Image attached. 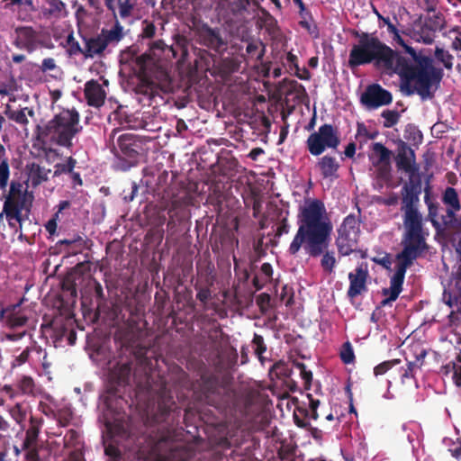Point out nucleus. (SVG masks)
<instances>
[{
    "instance_id": "obj_44",
    "label": "nucleus",
    "mask_w": 461,
    "mask_h": 461,
    "mask_svg": "<svg viewBox=\"0 0 461 461\" xmlns=\"http://www.w3.org/2000/svg\"><path fill=\"white\" fill-rule=\"evenodd\" d=\"M404 138L412 141L414 144H419L422 141V134L420 131L417 129L416 126L412 124H408L404 131Z\"/></svg>"
},
{
    "instance_id": "obj_62",
    "label": "nucleus",
    "mask_w": 461,
    "mask_h": 461,
    "mask_svg": "<svg viewBox=\"0 0 461 461\" xmlns=\"http://www.w3.org/2000/svg\"><path fill=\"white\" fill-rule=\"evenodd\" d=\"M453 306H456V311L451 312L448 319L451 326H457L459 321V316H461V301L460 303H453Z\"/></svg>"
},
{
    "instance_id": "obj_64",
    "label": "nucleus",
    "mask_w": 461,
    "mask_h": 461,
    "mask_svg": "<svg viewBox=\"0 0 461 461\" xmlns=\"http://www.w3.org/2000/svg\"><path fill=\"white\" fill-rule=\"evenodd\" d=\"M281 460L290 461L294 455V449L288 446H282L277 452Z\"/></svg>"
},
{
    "instance_id": "obj_46",
    "label": "nucleus",
    "mask_w": 461,
    "mask_h": 461,
    "mask_svg": "<svg viewBox=\"0 0 461 461\" xmlns=\"http://www.w3.org/2000/svg\"><path fill=\"white\" fill-rule=\"evenodd\" d=\"M252 344L254 347L255 355L260 361H262L263 354L267 351V345L265 344L264 338L261 335L255 333L252 339Z\"/></svg>"
},
{
    "instance_id": "obj_11",
    "label": "nucleus",
    "mask_w": 461,
    "mask_h": 461,
    "mask_svg": "<svg viewBox=\"0 0 461 461\" xmlns=\"http://www.w3.org/2000/svg\"><path fill=\"white\" fill-rule=\"evenodd\" d=\"M427 15L414 23L411 37L412 40L424 44H431L437 33L446 27L445 16L436 10L435 6L427 8Z\"/></svg>"
},
{
    "instance_id": "obj_1",
    "label": "nucleus",
    "mask_w": 461,
    "mask_h": 461,
    "mask_svg": "<svg viewBox=\"0 0 461 461\" xmlns=\"http://www.w3.org/2000/svg\"><path fill=\"white\" fill-rule=\"evenodd\" d=\"M123 325L114 334L118 345L115 364L107 373L104 402L108 409L113 402L124 411L129 409L126 425L106 421L107 429L119 437L118 446L105 447L110 458L144 461V286L138 285L126 296L122 310Z\"/></svg>"
},
{
    "instance_id": "obj_43",
    "label": "nucleus",
    "mask_w": 461,
    "mask_h": 461,
    "mask_svg": "<svg viewBox=\"0 0 461 461\" xmlns=\"http://www.w3.org/2000/svg\"><path fill=\"white\" fill-rule=\"evenodd\" d=\"M339 356L344 364H352L354 362L355 354L349 341H346L342 344Z\"/></svg>"
},
{
    "instance_id": "obj_15",
    "label": "nucleus",
    "mask_w": 461,
    "mask_h": 461,
    "mask_svg": "<svg viewBox=\"0 0 461 461\" xmlns=\"http://www.w3.org/2000/svg\"><path fill=\"white\" fill-rule=\"evenodd\" d=\"M393 95L390 91L383 88L379 84H372L366 86L361 95L360 102L369 109L390 104Z\"/></svg>"
},
{
    "instance_id": "obj_56",
    "label": "nucleus",
    "mask_w": 461,
    "mask_h": 461,
    "mask_svg": "<svg viewBox=\"0 0 461 461\" xmlns=\"http://www.w3.org/2000/svg\"><path fill=\"white\" fill-rule=\"evenodd\" d=\"M140 117L136 116L135 114L127 116V123L131 129H144V117L143 113H140Z\"/></svg>"
},
{
    "instance_id": "obj_38",
    "label": "nucleus",
    "mask_w": 461,
    "mask_h": 461,
    "mask_svg": "<svg viewBox=\"0 0 461 461\" xmlns=\"http://www.w3.org/2000/svg\"><path fill=\"white\" fill-rule=\"evenodd\" d=\"M373 151L378 157L379 164L388 165L390 163L392 152L384 145L380 142L374 143Z\"/></svg>"
},
{
    "instance_id": "obj_57",
    "label": "nucleus",
    "mask_w": 461,
    "mask_h": 461,
    "mask_svg": "<svg viewBox=\"0 0 461 461\" xmlns=\"http://www.w3.org/2000/svg\"><path fill=\"white\" fill-rule=\"evenodd\" d=\"M22 195V185L20 183L12 182L10 185L9 194L6 198H12V200H24L21 197Z\"/></svg>"
},
{
    "instance_id": "obj_3",
    "label": "nucleus",
    "mask_w": 461,
    "mask_h": 461,
    "mask_svg": "<svg viewBox=\"0 0 461 461\" xmlns=\"http://www.w3.org/2000/svg\"><path fill=\"white\" fill-rule=\"evenodd\" d=\"M393 40L403 48L410 57H404L395 50L392 59L393 73L399 76L402 88L407 95L418 94L422 100L434 97L444 77L441 68L434 65V59L424 54V50H416L401 37L399 31Z\"/></svg>"
},
{
    "instance_id": "obj_10",
    "label": "nucleus",
    "mask_w": 461,
    "mask_h": 461,
    "mask_svg": "<svg viewBox=\"0 0 461 461\" xmlns=\"http://www.w3.org/2000/svg\"><path fill=\"white\" fill-rule=\"evenodd\" d=\"M119 132L115 128L109 135V141L113 142V149L117 158L116 167L123 171L135 167L141 160L144 154V136L135 132L121 134L114 144V137Z\"/></svg>"
},
{
    "instance_id": "obj_27",
    "label": "nucleus",
    "mask_w": 461,
    "mask_h": 461,
    "mask_svg": "<svg viewBox=\"0 0 461 461\" xmlns=\"http://www.w3.org/2000/svg\"><path fill=\"white\" fill-rule=\"evenodd\" d=\"M136 1L137 0H105V5L109 10L114 12L115 4L117 3L120 16L125 19L133 15Z\"/></svg>"
},
{
    "instance_id": "obj_55",
    "label": "nucleus",
    "mask_w": 461,
    "mask_h": 461,
    "mask_svg": "<svg viewBox=\"0 0 461 461\" xmlns=\"http://www.w3.org/2000/svg\"><path fill=\"white\" fill-rule=\"evenodd\" d=\"M270 301L271 297L267 293H262L257 297L256 302L262 313H266L268 311Z\"/></svg>"
},
{
    "instance_id": "obj_24",
    "label": "nucleus",
    "mask_w": 461,
    "mask_h": 461,
    "mask_svg": "<svg viewBox=\"0 0 461 461\" xmlns=\"http://www.w3.org/2000/svg\"><path fill=\"white\" fill-rule=\"evenodd\" d=\"M316 167L319 168L323 178H337L338 171L340 167L339 161L335 157L325 155L321 157Z\"/></svg>"
},
{
    "instance_id": "obj_40",
    "label": "nucleus",
    "mask_w": 461,
    "mask_h": 461,
    "mask_svg": "<svg viewBox=\"0 0 461 461\" xmlns=\"http://www.w3.org/2000/svg\"><path fill=\"white\" fill-rule=\"evenodd\" d=\"M25 111H28V114L30 116H32L34 114L33 111L31 109L23 108L21 110L12 111L8 117L9 119L14 121L15 122L22 124V125H27L29 123V120L26 116Z\"/></svg>"
},
{
    "instance_id": "obj_7",
    "label": "nucleus",
    "mask_w": 461,
    "mask_h": 461,
    "mask_svg": "<svg viewBox=\"0 0 461 461\" xmlns=\"http://www.w3.org/2000/svg\"><path fill=\"white\" fill-rule=\"evenodd\" d=\"M76 109H64L43 126L37 127V138L43 145L71 149L73 139L82 131Z\"/></svg>"
},
{
    "instance_id": "obj_4",
    "label": "nucleus",
    "mask_w": 461,
    "mask_h": 461,
    "mask_svg": "<svg viewBox=\"0 0 461 461\" xmlns=\"http://www.w3.org/2000/svg\"><path fill=\"white\" fill-rule=\"evenodd\" d=\"M200 399L221 412H240L252 419L262 410L264 396L257 390L240 395L227 382L218 376L202 375L199 384Z\"/></svg>"
},
{
    "instance_id": "obj_30",
    "label": "nucleus",
    "mask_w": 461,
    "mask_h": 461,
    "mask_svg": "<svg viewBox=\"0 0 461 461\" xmlns=\"http://www.w3.org/2000/svg\"><path fill=\"white\" fill-rule=\"evenodd\" d=\"M246 52L250 59L261 63L266 53V45L260 40H251L246 47Z\"/></svg>"
},
{
    "instance_id": "obj_13",
    "label": "nucleus",
    "mask_w": 461,
    "mask_h": 461,
    "mask_svg": "<svg viewBox=\"0 0 461 461\" xmlns=\"http://www.w3.org/2000/svg\"><path fill=\"white\" fill-rule=\"evenodd\" d=\"M360 221L350 213L344 218L338 229L335 243L340 256H349L356 250L360 234Z\"/></svg>"
},
{
    "instance_id": "obj_36",
    "label": "nucleus",
    "mask_w": 461,
    "mask_h": 461,
    "mask_svg": "<svg viewBox=\"0 0 461 461\" xmlns=\"http://www.w3.org/2000/svg\"><path fill=\"white\" fill-rule=\"evenodd\" d=\"M77 164V161L76 158H74L73 157H68L67 158V160L65 162H61V163H57L55 166H54V173H53V176L56 177V176H59L63 174H70V172L73 171V169H75L76 166Z\"/></svg>"
},
{
    "instance_id": "obj_34",
    "label": "nucleus",
    "mask_w": 461,
    "mask_h": 461,
    "mask_svg": "<svg viewBox=\"0 0 461 461\" xmlns=\"http://www.w3.org/2000/svg\"><path fill=\"white\" fill-rule=\"evenodd\" d=\"M434 57L437 61L441 63L444 68L447 70L453 68L454 56L443 48L436 47L434 51Z\"/></svg>"
},
{
    "instance_id": "obj_63",
    "label": "nucleus",
    "mask_w": 461,
    "mask_h": 461,
    "mask_svg": "<svg viewBox=\"0 0 461 461\" xmlns=\"http://www.w3.org/2000/svg\"><path fill=\"white\" fill-rule=\"evenodd\" d=\"M72 419V413L69 411H59L57 416L58 422L60 426L66 427Z\"/></svg>"
},
{
    "instance_id": "obj_48",
    "label": "nucleus",
    "mask_w": 461,
    "mask_h": 461,
    "mask_svg": "<svg viewBox=\"0 0 461 461\" xmlns=\"http://www.w3.org/2000/svg\"><path fill=\"white\" fill-rule=\"evenodd\" d=\"M28 321V318L19 312L17 314H12V316H7L6 325L11 328H19L24 326Z\"/></svg>"
},
{
    "instance_id": "obj_28",
    "label": "nucleus",
    "mask_w": 461,
    "mask_h": 461,
    "mask_svg": "<svg viewBox=\"0 0 461 461\" xmlns=\"http://www.w3.org/2000/svg\"><path fill=\"white\" fill-rule=\"evenodd\" d=\"M197 279L194 284H200L201 286L212 287L215 281V276L212 274L213 268L208 264L204 267H201L196 264Z\"/></svg>"
},
{
    "instance_id": "obj_17",
    "label": "nucleus",
    "mask_w": 461,
    "mask_h": 461,
    "mask_svg": "<svg viewBox=\"0 0 461 461\" xmlns=\"http://www.w3.org/2000/svg\"><path fill=\"white\" fill-rule=\"evenodd\" d=\"M308 403L303 402L295 407L294 411V421L295 425L302 429H307L310 426L308 419L316 420L319 418L317 409L320 405V401L314 399L312 394H307Z\"/></svg>"
},
{
    "instance_id": "obj_60",
    "label": "nucleus",
    "mask_w": 461,
    "mask_h": 461,
    "mask_svg": "<svg viewBox=\"0 0 461 461\" xmlns=\"http://www.w3.org/2000/svg\"><path fill=\"white\" fill-rule=\"evenodd\" d=\"M47 2L50 5L49 13L50 14L60 13L66 7V5L62 0H47Z\"/></svg>"
},
{
    "instance_id": "obj_47",
    "label": "nucleus",
    "mask_w": 461,
    "mask_h": 461,
    "mask_svg": "<svg viewBox=\"0 0 461 461\" xmlns=\"http://www.w3.org/2000/svg\"><path fill=\"white\" fill-rule=\"evenodd\" d=\"M400 359H392L380 363L374 368V375L375 376L384 375L387 371L393 368L394 366L400 364Z\"/></svg>"
},
{
    "instance_id": "obj_5",
    "label": "nucleus",
    "mask_w": 461,
    "mask_h": 461,
    "mask_svg": "<svg viewBox=\"0 0 461 461\" xmlns=\"http://www.w3.org/2000/svg\"><path fill=\"white\" fill-rule=\"evenodd\" d=\"M422 182L419 175H410L409 181L401 189V208L403 226L402 238L427 242L429 230L424 227V218L420 211V195Z\"/></svg>"
},
{
    "instance_id": "obj_61",
    "label": "nucleus",
    "mask_w": 461,
    "mask_h": 461,
    "mask_svg": "<svg viewBox=\"0 0 461 461\" xmlns=\"http://www.w3.org/2000/svg\"><path fill=\"white\" fill-rule=\"evenodd\" d=\"M290 231V225L288 223L287 216L283 217L276 228V237H281L284 234H287Z\"/></svg>"
},
{
    "instance_id": "obj_50",
    "label": "nucleus",
    "mask_w": 461,
    "mask_h": 461,
    "mask_svg": "<svg viewBox=\"0 0 461 461\" xmlns=\"http://www.w3.org/2000/svg\"><path fill=\"white\" fill-rule=\"evenodd\" d=\"M10 415L18 424H22L26 418V411L21 403H16L11 408Z\"/></svg>"
},
{
    "instance_id": "obj_18",
    "label": "nucleus",
    "mask_w": 461,
    "mask_h": 461,
    "mask_svg": "<svg viewBox=\"0 0 461 461\" xmlns=\"http://www.w3.org/2000/svg\"><path fill=\"white\" fill-rule=\"evenodd\" d=\"M107 86V79H104L103 84L95 79L86 81L84 86V95L86 104L95 108H100L103 106L107 95L104 86Z\"/></svg>"
},
{
    "instance_id": "obj_2",
    "label": "nucleus",
    "mask_w": 461,
    "mask_h": 461,
    "mask_svg": "<svg viewBox=\"0 0 461 461\" xmlns=\"http://www.w3.org/2000/svg\"><path fill=\"white\" fill-rule=\"evenodd\" d=\"M333 225L326 213L324 203L318 199L308 200L298 213V230L288 252L296 256L301 249L312 258L322 255L321 267L323 271L331 274L336 266L333 251H328Z\"/></svg>"
},
{
    "instance_id": "obj_41",
    "label": "nucleus",
    "mask_w": 461,
    "mask_h": 461,
    "mask_svg": "<svg viewBox=\"0 0 461 461\" xmlns=\"http://www.w3.org/2000/svg\"><path fill=\"white\" fill-rule=\"evenodd\" d=\"M65 448H77L80 446L79 434L75 429H68L63 438Z\"/></svg>"
},
{
    "instance_id": "obj_14",
    "label": "nucleus",
    "mask_w": 461,
    "mask_h": 461,
    "mask_svg": "<svg viewBox=\"0 0 461 461\" xmlns=\"http://www.w3.org/2000/svg\"><path fill=\"white\" fill-rule=\"evenodd\" d=\"M340 144L337 127L325 123L317 131L311 133L306 140V147L312 156L321 155L326 149H337Z\"/></svg>"
},
{
    "instance_id": "obj_59",
    "label": "nucleus",
    "mask_w": 461,
    "mask_h": 461,
    "mask_svg": "<svg viewBox=\"0 0 461 461\" xmlns=\"http://www.w3.org/2000/svg\"><path fill=\"white\" fill-rule=\"evenodd\" d=\"M300 17L302 20L299 22V24L301 27L306 29L308 32H311V23L312 15L310 12L304 8V11H302V9L299 11Z\"/></svg>"
},
{
    "instance_id": "obj_26",
    "label": "nucleus",
    "mask_w": 461,
    "mask_h": 461,
    "mask_svg": "<svg viewBox=\"0 0 461 461\" xmlns=\"http://www.w3.org/2000/svg\"><path fill=\"white\" fill-rule=\"evenodd\" d=\"M41 425V420L32 416L30 419V427L26 430L25 438L22 444V449H29L32 447H35L37 444L40 428Z\"/></svg>"
},
{
    "instance_id": "obj_20",
    "label": "nucleus",
    "mask_w": 461,
    "mask_h": 461,
    "mask_svg": "<svg viewBox=\"0 0 461 461\" xmlns=\"http://www.w3.org/2000/svg\"><path fill=\"white\" fill-rule=\"evenodd\" d=\"M416 157L414 150L402 140H400L395 157L396 167L410 175L418 172V167L415 163Z\"/></svg>"
},
{
    "instance_id": "obj_45",
    "label": "nucleus",
    "mask_w": 461,
    "mask_h": 461,
    "mask_svg": "<svg viewBox=\"0 0 461 461\" xmlns=\"http://www.w3.org/2000/svg\"><path fill=\"white\" fill-rule=\"evenodd\" d=\"M381 115L384 119L383 124L384 128H391L394 126L398 123L401 117L400 113L394 110H384Z\"/></svg>"
},
{
    "instance_id": "obj_37",
    "label": "nucleus",
    "mask_w": 461,
    "mask_h": 461,
    "mask_svg": "<svg viewBox=\"0 0 461 461\" xmlns=\"http://www.w3.org/2000/svg\"><path fill=\"white\" fill-rule=\"evenodd\" d=\"M18 388L23 394L35 395L36 384L32 376H22V378L18 381Z\"/></svg>"
},
{
    "instance_id": "obj_16",
    "label": "nucleus",
    "mask_w": 461,
    "mask_h": 461,
    "mask_svg": "<svg viewBox=\"0 0 461 461\" xmlns=\"http://www.w3.org/2000/svg\"><path fill=\"white\" fill-rule=\"evenodd\" d=\"M368 277L369 272L366 263H361L353 272L348 274L349 287L347 292V296L350 300L367 292Z\"/></svg>"
},
{
    "instance_id": "obj_35",
    "label": "nucleus",
    "mask_w": 461,
    "mask_h": 461,
    "mask_svg": "<svg viewBox=\"0 0 461 461\" xmlns=\"http://www.w3.org/2000/svg\"><path fill=\"white\" fill-rule=\"evenodd\" d=\"M240 64L241 60L238 58H225L221 60L220 68L224 75H230L240 70Z\"/></svg>"
},
{
    "instance_id": "obj_29",
    "label": "nucleus",
    "mask_w": 461,
    "mask_h": 461,
    "mask_svg": "<svg viewBox=\"0 0 461 461\" xmlns=\"http://www.w3.org/2000/svg\"><path fill=\"white\" fill-rule=\"evenodd\" d=\"M425 196L424 202L428 207V214L427 219L431 222L433 228L439 227V221H438L439 203L437 202H432L429 199V186L425 188Z\"/></svg>"
},
{
    "instance_id": "obj_49",
    "label": "nucleus",
    "mask_w": 461,
    "mask_h": 461,
    "mask_svg": "<svg viewBox=\"0 0 461 461\" xmlns=\"http://www.w3.org/2000/svg\"><path fill=\"white\" fill-rule=\"evenodd\" d=\"M67 44L68 47V51L69 55H84V48H81L79 42L75 39L72 32L67 37Z\"/></svg>"
},
{
    "instance_id": "obj_53",
    "label": "nucleus",
    "mask_w": 461,
    "mask_h": 461,
    "mask_svg": "<svg viewBox=\"0 0 461 461\" xmlns=\"http://www.w3.org/2000/svg\"><path fill=\"white\" fill-rule=\"evenodd\" d=\"M166 47V44L162 41H153L149 50V53L146 52V62L149 59H152L153 57L158 56L157 51L162 52Z\"/></svg>"
},
{
    "instance_id": "obj_32",
    "label": "nucleus",
    "mask_w": 461,
    "mask_h": 461,
    "mask_svg": "<svg viewBox=\"0 0 461 461\" xmlns=\"http://www.w3.org/2000/svg\"><path fill=\"white\" fill-rule=\"evenodd\" d=\"M441 201L446 206H450L452 208L457 207V209H461L458 193L454 187L447 186L444 190L441 195Z\"/></svg>"
},
{
    "instance_id": "obj_19",
    "label": "nucleus",
    "mask_w": 461,
    "mask_h": 461,
    "mask_svg": "<svg viewBox=\"0 0 461 461\" xmlns=\"http://www.w3.org/2000/svg\"><path fill=\"white\" fill-rule=\"evenodd\" d=\"M198 36L203 46L216 52L221 53L227 49V41L222 37L219 28H212L206 23L203 24Z\"/></svg>"
},
{
    "instance_id": "obj_51",
    "label": "nucleus",
    "mask_w": 461,
    "mask_h": 461,
    "mask_svg": "<svg viewBox=\"0 0 461 461\" xmlns=\"http://www.w3.org/2000/svg\"><path fill=\"white\" fill-rule=\"evenodd\" d=\"M9 164L7 159H3L0 163V189H5L9 179Z\"/></svg>"
},
{
    "instance_id": "obj_12",
    "label": "nucleus",
    "mask_w": 461,
    "mask_h": 461,
    "mask_svg": "<svg viewBox=\"0 0 461 461\" xmlns=\"http://www.w3.org/2000/svg\"><path fill=\"white\" fill-rule=\"evenodd\" d=\"M122 38V26L118 22L109 30L102 29L101 32L95 37H83L84 56L86 58L101 56L108 46L117 44Z\"/></svg>"
},
{
    "instance_id": "obj_33",
    "label": "nucleus",
    "mask_w": 461,
    "mask_h": 461,
    "mask_svg": "<svg viewBox=\"0 0 461 461\" xmlns=\"http://www.w3.org/2000/svg\"><path fill=\"white\" fill-rule=\"evenodd\" d=\"M51 172L50 168H46L38 164H32L31 170V177L33 185H41L49 178V174Z\"/></svg>"
},
{
    "instance_id": "obj_21",
    "label": "nucleus",
    "mask_w": 461,
    "mask_h": 461,
    "mask_svg": "<svg viewBox=\"0 0 461 461\" xmlns=\"http://www.w3.org/2000/svg\"><path fill=\"white\" fill-rule=\"evenodd\" d=\"M15 45L28 52L34 51L41 44V32L31 26L18 27Z\"/></svg>"
},
{
    "instance_id": "obj_22",
    "label": "nucleus",
    "mask_w": 461,
    "mask_h": 461,
    "mask_svg": "<svg viewBox=\"0 0 461 461\" xmlns=\"http://www.w3.org/2000/svg\"><path fill=\"white\" fill-rule=\"evenodd\" d=\"M159 75L160 79L157 84L152 81L146 73V96L149 95L150 100L155 99L157 96H159L161 99H163L160 94H167L171 90V79L168 73L165 70H161Z\"/></svg>"
},
{
    "instance_id": "obj_54",
    "label": "nucleus",
    "mask_w": 461,
    "mask_h": 461,
    "mask_svg": "<svg viewBox=\"0 0 461 461\" xmlns=\"http://www.w3.org/2000/svg\"><path fill=\"white\" fill-rule=\"evenodd\" d=\"M371 260L388 270L391 269V266L393 264L391 255L386 252L382 253V256H376L372 258Z\"/></svg>"
},
{
    "instance_id": "obj_9",
    "label": "nucleus",
    "mask_w": 461,
    "mask_h": 461,
    "mask_svg": "<svg viewBox=\"0 0 461 461\" xmlns=\"http://www.w3.org/2000/svg\"><path fill=\"white\" fill-rule=\"evenodd\" d=\"M121 61L122 85L140 104L144 95V52L139 46L131 45L122 52Z\"/></svg>"
},
{
    "instance_id": "obj_25",
    "label": "nucleus",
    "mask_w": 461,
    "mask_h": 461,
    "mask_svg": "<svg viewBox=\"0 0 461 461\" xmlns=\"http://www.w3.org/2000/svg\"><path fill=\"white\" fill-rule=\"evenodd\" d=\"M24 207V200H12V198H5L3 206V212L0 213V220L3 215H5L6 220H15L16 221H23L22 212Z\"/></svg>"
},
{
    "instance_id": "obj_52",
    "label": "nucleus",
    "mask_w": 461,
    "mask_h": 461,
    "mask_svg": "<svg viewBox=\"0 0 461 461\" xmlns=\"http://www.w3.org/2000/svg\"><path fill=\"white\" fill-rule=\"evenodd\" d=\"M271 372H275L276 375L279 378L281 377H289L291 370L289 369L288 366L283 362L279 361L273 365L271 368Z\"/></svg>"
},
{
    "instance_id": "obj_6",
    "label": "nucleus",
    "mask_w": 461,
    "mask_h": 461,
    "mask_svg": "<svg viewBox=\"0 0 461 461\" xmlns=\"http://www.w3.org/2000/svg\"><path fill=\"white\" fill-rule=\"evenodd\" d=\"M351 34L358 41L352 45L349 51L348 66L350 69L374 63L377 67L393 72L392 59L395 56L394 50L380 41L374 33L353 30Z\"/></svg>"
},
{
    "instance_id": "obj_58",
    "label": "nucleus",
    "mask_w": 461,
    "mask_h": 461,
    "mask_svg": "<svg viewBox=\"0 0 461 461\" xmlns=\"http://www.w3.org/2000/svg\"><path fill=\"white\" fill-rule=\"evenodd\" d=\"M30 355H31V348H26L25 349L23 350V352L19 356L15 357V358L12 362V367L14 368L16 366H20L25 364L29 360Z\"/></svg>"
},
{
    "instance_id": "obj_23",
    "label": "nucleus",
    "mask_w": 461,
    "mask_h": 461,
    "mask_svg": "<svg viewBox=\"0 0 461 461\" xmlns=\"http://www.w3.org/2000/svg\"><path fill=\"white\" fill-rule=\"evenodd\" d=\"M176 409V404L172 395L166 390H163L158 400V411L155 413L154 420L158 423L167 422L173 411Z\"/></svg>"
},
{
    "instance_id": "obj_8",
    "label": "nucleus",
    "mask_w": 461,
    "mask_h": 461,
    "mask_svg": "<svg viewBox=\"0 0 461 461\" xmlns=\"http://www.w3.org/2000/svg\"><path fill=\"white\" fill-rule=\"evenodd\" d=\"M401 244L402 249L396 255L397 265L395 273L390 280V287L382 289V294L386 296L380 303L382 307L390 305L393 302L397 300L402 291V285L407 269L412 266L417 258L424 256L429 249L428 242L402 238Z\"/></svg>"
},
{
    "instance_id": "obj_42",
    "label": "nucleus",
    "mask_w": 461,
    "mask_h": 461,
    "mask_svg": "<svg viewBox=\"0 0 461 461\" xmlns=\"http://www.w3.org/2000/svg\"><path fill=\"white\" fill-rule=\"evenodd\" d=\"M194 287L197 292L196 299L203 304V309L206 310V304L208 301L212 298V287L201 286L200 284H194Z\"/></svg>"
},
{
    "instance_id": "obj_39",
    "label": "nucleus",
    "mask_w": 461,
    "mask_h": 461,
    "mask_svg": "<svg viewBox=\"0 0 461 461\" xmlns=\"http://www.w3.org/2000/svg\"><path fill=\"white\" fill-rule=\"evenodd\" d=\"M422 366V363H417V361H408L405 368H402L401 374L402 382L404 383L408 379H414L417 370H420Z\"/></svg>"
},
{
    "instance_id": "obj_31",
    "label": "nucleus",
    "mask_w": 461,
    "mask_h": 461,
    "mask_svg": "<svg viewBox=\"0 0 461 461\" xmlns=\"http://www.w3.org/2000/svg\"><path fill=\"white\" fill-rule=\"evenodd\" d=\"M444 299L446 303L453 307V303H460L461 301V280H453L448 291L444 292Z\"/></svg>"
}]
</instances>
